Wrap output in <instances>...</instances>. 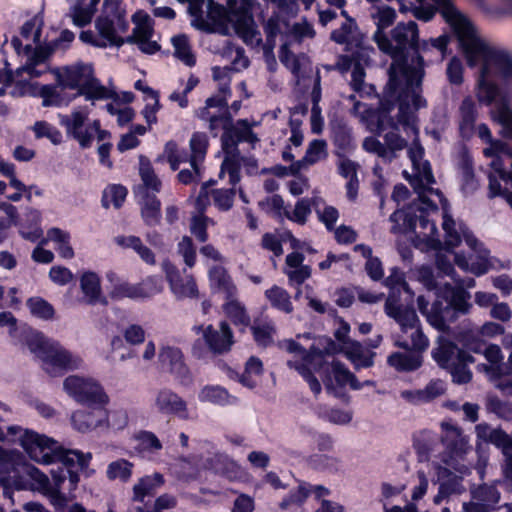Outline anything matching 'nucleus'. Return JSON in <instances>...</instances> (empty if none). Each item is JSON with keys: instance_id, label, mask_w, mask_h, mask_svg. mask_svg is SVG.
I'll return each instance as SVG.
<instances>
[{"instance_id": "a211bd4d", "label": "nucleus", "mask_w": 512, "mask_h": 512, "mask_svg": "<svg viewBox=\"0 0 512 512\" xmlns=\"http://www.w3.org/2000/svg\"><path fill=\"white\" fill-rule=\"evenodd\" d=\"M441 442L450 457H461L466 453L467 441L462 431L450 423H442Z\"/></svg>"}, {"instance_id": "a19ab883", "label": "nucleus", "mask_w": 512, "mask_h": 512, "mask_svg": "<svg viewBox=\"0 0 512 512\" xmlns=\"http://www.w3.org/2000/svg\"><path fill=\"white\" fill-rule=\"evenodd\" d=\"M190 150H191V158L190 164L193 170L198 173L199 167L197 164V160H203L207 153L209 147V139L205 132H194L190 138Z\"/></svg>"}, {"instance_id": "aec40b11", "label": "nucleus", "mask_w": 512, "mask_h": 512, "mask_svg": "<svg viewBox=\"0 0 512 512\" xmlns=\"http://www.w3.org/2000/svg\"><path fill=\"white\" fill-rule=\"evenodd\" d=\"M209 282L212 291L223 293L225 300L236 298L237 287L223 266H214L209 270Z\"/></svg>"}, {"instance_id": "8fccbe9b", "label": "nucleus", "mask_w": 512, "mask_h": 512, "mask_svg": "<svg viewBox=\"0 0 512 512\" xmlns=\"http://www.w3.org/2000/svg\"><path fill=\"white\" fill-rule=\"evenodd\" d=\"M26 305L30 313L39 319L51 320L54 318L55 309L53 305L42 297H30L27 300Z\"/></svg>"}, {"instance_id": "e2e57ef3", "label": "nucleus", "mask_w": 512, "mask_h": 512, "mask_svg": "<svg viewBox=\"0 0 512 512\" xmlns=\"http://www.w3.org/2000/svg\"><path fill=\"white\" fill-rule=\"evenodd\" d=\"M136 300L150 298L161 291L159 280L155 276H147L141 282L134 284Z\"/></svg>"}, {"instance_id": "79ce46f5", "label": "nucleus", "mask_w": 512, "mask_h": 512, "mask_svg": "<svg viewBox=\"0 0 512 512\" xmlns=\"http://www.w3.org/2000/svg\"><path fill=\"white\" fill-rule=\"evenodd\" d=\"M265 297L273 308L286 314L293 312L294 308L291 302V297L284 288L273 285L265 291Z\"/></svg>"}, {"instance_id": "b1692460", "label": "nucleus", "mask_w": 512, "mask_h": 512, "mask_svg": "<svg viewBox=\"0 0 512 512\" xmlns=\"http://www.w3.org/2000/svg\"><path fill=\"white\" fill-rule=\"evenodd\" d=\"M417 305L420 313L426 317L427 322L433 328L440 332H445L449 329V326L445 323L444 317L442 316L441 302L437 296L430 308V303L424 296L417 298Z\"/></svg>"}, {"instance_id": "49530a36", "label": "nucleus", "mask_w": 512, "mask_h": 512, "mask_svg": "<svg viewBox=\"0 0 512 512\" xmlns=\"http://www.w3.org/2000/svg\"><path fill=\"white\" fill-rule=\"evenodd\" d=\"M174 47V56L182 61L186 66L196 65V57L192 52L189 39L185 34L176 35L172 38Z\"/></svg>"}, {"instance_id": "603ef678", "label": "nucleus", "mask_w": 512, "mask_h": 512, "mask_svg": "<svg viewBox=\"0 0 512 512\" xmlns=\"http://www.w3.org/2000/svg\"><path fill=\"white\" fill-rule=\"evenodd\" d=\"M172 292L177 298H196L198 297V287L193 277H190L186 281L180 276L172 283L169 284Z\"/></svg>"}, {"instance_id": "7ed1b4c3", "label": "nucleus", "mask_w": 512, "mask_h": 512, "mask_svg": "<svg viewBox=\"0 0 512 512\" xmlns=\"http://www.w3.org/2000/svg\"><path fill=\"white\" fill-rule=\"evenodd\" d=\"M435 295L441 302L442 316L445 323H453L459 315H466L470 312L472 304L469 302L471 295L462 286H453L445 283L436 289Z\"/></svg>"}, {"instance_id": "bb28decb", "label": "nucleus", "mask_w": 512, "mask_h": 512, "mask_svg": "<svg viewBox=\"0 0 512 512\" xmlns=\"http://www.w3.org/2000/svg\"><path fill=\"white\" fill-rule=\"evenodd\" d=\"M140 213L146 226L160 225L162 219L160 199L154 193L146 192L142 197Z\"/></svg>"}, {"instance_id": "9d476101", "label": "nucleus", "mask_w": 512, "mask_h": 512, "mask_svg": "<svg viewBox=\"0 0 512 512\" xmlns=\"http://www.w3.org/2000/svg\"><path fill=\"white\" fill-rule=\"evenodd\" d=\"M20 442L28 456L41 464L42 455L52 454L57 450L55 449L56 441L54 439L32 430H25Z\"/></svg>"}, {"instance_id": "ddd939ff", "label": "nucleus", "mask_w": 512, "mask_h": 512, "mask_svg": "<svg viewBox=\"0 0 512 512\" xmlns=\"http://www.w3.org/2000/svg\"><path fill=\"white\" fill-rule=\"evenodd\" d=\"M317 373L328 391L334 390L333 380L338 387H345L352 377V372L339 360L320 364Z\"/></svg>"}, {"instance_id": "680f3d73", "label": "nucleus", "mask_w": 512, "mask_h": 512, "mask_svg": "<svg viewBox=\"0 0 512 512\" xmlns=\"http://www.w3.org/2000/svg\"><path fill=\"white\" fill-rule=\"evenodd\" d=\"M36 138H48L53 144L58 145L62 142L61 131L46 121H37L33 127Z\"/></svg>"}, {"instance_id": "9b49d317", "label": "nucleus", "mask_w": 512, "mask_h": 512, "mask_svg": "<svg viewBox=\"0 0 512 512\" xmlns=\"http://www.w3.org/2000/svg\"><path fill=\"white\" fill-rule=\"evenodd\" d=\"M155 406L164 415L177 416L183 420L189 417L187 402L169 388H162L158 391Z\"/></svg>"}, {"instance_id": "393cba45", "label": "nucleus", "mask_w": 512, "mask_h": 512, "mask_svg": "<svg viewBox=\"0 0 512 512\" xmlns=\"http://www.w3.org/2000/svg\"><path fill=\"white\" fill-rule=\"evenodd\" d=\"M445 389L440 380H431L424 389L420 390H403L401 397L407 402L418 404L427 403L441 396Z\"/></svg>"}, {"instance_id": "bf43d9fd", "label": "nucleus", "mask_w": 512, "mask_h": 512, "mask_svg": "<svg viewBox=\"0 0 512 512\" xmlns=\"http://www.w3.org/2000/svg\"><path fill=\"white\" fill-rule=\"evenodd\" d=\"M129 423L128 413L125 409L119 408L111 411L105 409L104 426L114 431H120L127 427Z\"/></svg>"}, {"instance_id": "c756f323", "label": "nucleus", "mask_w": 512, "mask_h": 512, "mask_svg": "<svg viewBox=\"0 0 512 512\" xmlns=\"http://www.w3.org/2000/svg\"><path fill=\"white\" fill-rule=\"evenodd\" d=\"M331 139L338 150L336 151L338 157L344 158L346 153L355 149L352 129L345 123H338L332 127Z\"/></svg>"}, {"instance_id": "423d86ee", "label": "nucleus", "mask_w": 512, "mask_h": 512, "mask_svg": "<svg viewBox=\"0 0 512 512\" xmlns=\"http://www.w3.org/2000/svg\"><path fill=\"white\" fill-rule=\"evenodd\" d=\"M44 369L52 376L62 375L68 371L75 370L79 367L80 359L73 357L72 354L60 345L59 342L53 341L41 357Z\"/></svg>"}, {"instance_id": "13d9d810", "label": "nucleus", "mask_w": 512, "mask_h": 512, "mask_svg": "<svg viewBox=\"0 0 512 512\" xmlns=\"http://www.w3.org/2000/svg\"><path fill=\"white\" fill-rule=\"evenodd\" d=\"M455 349L456 345L451 341H447L432 350V358L439 367L448 369V367L451 366L452 362L454 361L453 356Z\"/></svg>"}, {"instance_id": "4be33fe9", "label": "nucleus", "mask_w": 512, "mask_h": 512, "mask_svg": "<svg viewBox=\"0 0 512 512\" xmlns=\"http://www.w3.org/2000/svg\"><path fill=\"white\" fill-rule=\"evenodd\" d=\"M83 95L87 100H102V99H118V94L103 86L97 78L93 76V70L89 68L87 79L82 83L80 90L74 95Z\"/></svg>"}, {"instance_id": "c9c22d12", "label": "nucleus", "mask_w": 512, "mask_h": 512, "mask_svg": "<svg viewBox=\"0 0 512 512\" xmlns=\"http://www.w3.org/2000/svg\"><path fill=\"white\" fill-rule=\"evenodd\" d=\"M237 468L234 460L222 453H215L205 461V469L222 477L230 478Z\"/></svg>"}, {"instance_id": "f704fd0d", "label": "nucleus", "mask_w": 512, "mask_h": 512, "mask_svg": "<svg viewBox=\"0 0 512 512\" xmlns=\"http://www.w3.org/2000/svg\"><path fill=\"white\" fill-rule=\"evenodd\" d=\"M80 287L84 295L88 298V304L94 305L97 302L106 304V299L101 297V284L99 276L92 271L84 272L80 278Z\"/></svg>"}, {"instance_id": "c85d7f7f", "label": "nucleus", "mask_w": 512, "mask_h": 512, "mask_svg": "<svg viewBox=\"0 0 512 512\" xmlns=\"http://www.w3.org/2000/svg\"><path fill=\"white\" fill-rule=\"evenodd\" d=\"M476 429L478 437L502 449L504 454L512 451V437L501 428L491 429L488 424H479Z\"/></svg>"}, {"instance_id": "864d4df0", "label": "nucleus", "mask_w": 512, "mask_h": 512, "mask_svg": "<svg viewBox=\"0 0 512 512\" xmlns=\"http://www.w3.org/2000/svg\"><path fill=\"white\" fill-rule=\"evenodd\" d=\"M308 464L315 470L337 472L340 467V459L326 454H312L307 459Z\"/></svg>"}, {"instance_id": "72a5a7b5", "label": "nucleus", "mask_w": 512, "mask_h": 512, "mask_svg": "<svg viewBox=\"0 0 512 512\" xmlns=\"http://www.w3.org/2000/svg\"><path fill=\"white\" fill-rule=\"evenodd\" d=\"M398 103V122L404 129H410L414 134L418 135L417 116L411 108L408 100V92L402 91L397 96Z\"/></svg>"}, {"instance_id": "412c9836", "label": "nucleus", "mask_w": 512, "mask_h": 512, "mask_svg": "<svg viewBox=\"0 0 512 512\" xmlns=\"http://www.w3.org/2000/svg\"><path fill=\"white\" fill-rule=\"evenodd\" d=\"M232 13L236 16L233 24L236 34L244 43H252L256 36L259 35L252 13L244 7L235 9Z\"/></svg>"}, {"instance_id": "4d7b16f0", "label": "nucleus", "mask_w": 512, "mask_h": 512, "mask_svg": "<svg viewBox=\"0 0 512 512\" xmlns=\"http://www.w3.org/2000/svg\"><path fill=\"white\" fill-rule=\"evenodd\" d=\"M243 134L239 133L236 127H226L221 136V145L227 155H239L237 146L243 141Z\"/></svg>"}, {"instance_id": "a18cd8bd", "label": "nucleus", "mask_w": 512, "mask_h": 512, "mask_svg": "<svg viewBox=\"0 0 512 512\" xmlns=\"http://www.w3.org/2000/svg\"><path fill=\"white\" fill-rule=\"evenodd\" d=\"M128 195V190L121 184H109L102 193L101 205L103 208L108 209L110 204L115 209H120Z\"/></svg>"}, {"instance_id": "6ab92c4d", "label": "nucleus", "mask_w": 512, "mask_h": 512, "mask_svg": "<svg viewBox=\"0 0 512 512\" xmlns=\"http://www.w3.org/2000/svg\"><path fill=\"white\" fill-rule=\"evenodd\" d=\"M472 498L477 502H471L466 509L470 512H487L490 507L497 504L500 493L496 486L482 484L471 491Z\"/></svg>"}, {"instance_id": "0e129e2a", "label": "nucleus", "mask_w": 512, "mask_h": 512, "mask_svg": "<svg viewBox=\"0 0 512 512\" xmlns=\"http://www.w3.org/2000/svg\"><path fill=\"white\" fill-rule=\"evenodd\" d=\"M235 195V188L214 189L212 191L214 205L222 212L229 211L233 207Z\"/></svg>"}, {"instance_id": "0eeeda50", "label": "nucleus", "mask_w": 512, "mask_h": 512, "mask_svg": "<svg viewBox=\"0 0 512 512\" xmlns=\"http://www.w3.org/2000/svg\"><path fill=\"white\" fill-rule=\"evenodd\" d=\"M158 360L161 368L172 374L181 385L188 386L192 382V375L180 348L163 346L159 351Z\"/></svg>"}, {"instance_id": "7c9ffc66", "label": "nucleus", "mask_w": 512, "mask_h": 512, "mask_svg": "<svg viewBox=\"0 0 512 512\" xmlns=\"http://www.w3.org/2000/svg\"><path fill=\"white\" fill-rule=\"evenodd\" d=\"M418 215L409 209H397L389 217L393 223L392 234H406L415 232Z\"/></svg>"}, {"instance_id": "4c0bfd02", "label": "nucleus", "mask_w": 512, "mask_h": 512, "mask_svg": "<svg viewBox=\"0 0 512 512\" xmlns=\"http://www.w3.org/2000/svg\"><path fill=\"white\" fill-rule=\"evenodd\" d=\"M164 482V476L158 472L153 476L142 477L133 487V500L144 502V498L154 495L156 488L162 486Z\"/></svg>"}, {"instance_id": "58836bf2", "label": "nucleus", "mask_w": 512, "mask_h": 512, "mask_svg": "<svg viewBox=\"0 0 512 512\" xmlns=\"http://www.w3.org/2000/svg\"><path fill=\"white\" fill-rule=\"evenodd\" d=\"M59 87L58 84H45L40 87L38 95L42 98V106L61 107L71 102L73 98L67 97L63 92L64 89L59 90Z\"/></svg>"}, {"instance_id": "1a4fd4ad", "label": "nucleus", "mask_w": 512, "mask_h": 512, "mask_svg": "<svg viewBox=\"0 0 512 512\" xmlns=\"http://www.w3.org/2000/svg\"><path fill=\"white\" fill-rule=\"evenodd\" d=\"M203 338L209 350L216 355L229 352L234 344L232 329L225 320L220 321L219 330L208 325L203 332Z\"/></svg>"}, {"instance_id": "5701e85b", "label": "nucleus", "mask_w": 512, "mask_h": 512, "mask_svg": "<svg viewBox=\"0 0 512 512\" xmlns=\"http://www.w3.org/2000/svg\"><path fill=\"white\" fill-rule=\"evenodd\" d=\"M88 71V66L84 63L67 66L63 73L56 72V80L62 89H77L79 91L82 83L87 79Z\"/></svg>"}, {"instance_id": "6e6552de", "label": "nucleus", "mask_w": 512, "mask_h": 512, "mask_svg": "<svg viewBox=\"0 0 512 512\" xmlns=\"http://www.w3.org/2000/svg\"><path fill=\"white\" fill-rule=\"evenodd\" d=\"M207 18L209 21L205 20L203 17L195 18L192 25L198 30L208 34H228L227 24L229 22V17L228 12L223 5L211 0L208 5Z\"/></svg>"}, {"instance_id": "f3484780", "label": "nucleus", "mask_w": 512, "mask_h": 512, "mask_svg": "<svg viewBox=\"0 0 512 512\" xmlns=\"http://www.w3.org/2000/svg\"><path fill=\"white\" fill-rule=\"evenodd\" d=\"M90 410H78L72 414L73 427L82 433L103 427L105 421V407H89Z\"/></svg>"}, {"instance_id": "2eb2a0df", "label": "nucleus", "mask_w": 512, "mask_h": 512, "mask_svg": "<svg viewBox=\"0 0 512 512\" xmlns=\"http://www.w3.org/2000/svg\"><path fill=\"white\" fill-rule=\"evenodd\" d=\"M87 117L80 111H75L72 115L63 116L60 124L66 128L67 134L78 141L82 149L91 147L93 135L88 129L83 130Z\"/></svg>"}, {"instance_id": "ea45409f", "label": "nucleus", "mask_w": 512, "mask_h": 512, "mask_svg": "<svg viewBox=\"0 0 512 512\" xmlns=\"http://www.w3.org/2000/svg\"><path fill=\"white\" fill-rule=\"evenodd\" d=\"M116 242L118 245L124 248L133 249L141 258L143 262L148 265L156 264V257L154 252L147 246L142 243V240L138 236L130 235V236H119L116 238Z\"/></svg>"}, {"instance_id": "f03ea898", "label": "nucleus", "mask_w": 512, "mask_h": 512, "mask_svg": "<svg viewBox=\"0 0 512 512\" xmlns=\"http://www.w3.org/2000/svg\"><path fill=\"white\" fill-rule=\"evenodd\" d=\"M91 453L84 454L78 450L57 449L52 454L42 455V464L58 463L56 468L50 471L52 479L58 481L68 480L67 490L69 493L75 491L80 481V473L88 468Z\"/></svg>"}, {"instance_id": "774afa93", "label": "nucleus", "mask_w": 512, "mask_h": 512, "mask_svg": "<svg viewBox=\"0 0 512 512\" xmlns=\"http://www.w3.org/2000/svg\"><path fill=\"white\" fill-rule=\"evenodd\" d=\"M208 221L209 218L204 214L194 215L191 218L190 232L201 243H205L209 238Z\"/></svg>"}, {"instance_id": "338daca9", "label": "nucleus", "mask_w": 512, "mask_h": 512, "mask_svg": "<svg viewBox=\"0 0 512 512\" xmlns=\"http://www.w3.org/2000/svg\"><path fill=\"white\" fill-rule=\"evenodd\" d=\"M357 24L354 18L348 17V21L342 23L340 28L335 29L330 34V39L340 45L351 44V35Z\"/></svg>"}, {"instance_id": "de8ad7c7", "label": "nucleus", "mask_w": 512, "mask_h": 512, "mask_svg": "<svg viewBox=\"0 0 512 512\" xmlns=\"http://www.w3.org/2000/svg\"><path fill=\"white\" fill-rule=\"evenodd\" d=\"M95 25L99 35L107 40L110 46L119 48L124 45L125 40L123 37L117 35L114 21L111 18L108 16L98 17Z\"/></svg>"}, {"instance_id": "3c124183", "label": "nucleus", "mask_w": 512, "mask_h": 512, "mask_svg": "<svg viewBox=\"0 0 512 512\" xmlns=\"http://www.w3.org/2000/svg\"><path fill=\"white\" fill-rule=\"evenodd\" d=\"M460 116L459 130L460 133L464 135L466 130L472 131L474 129L477 118V110L471 98L466 97L463 99L460 105Z\"/></svg>"}, {"instance_id": "69168bd1", "label": "nucleus", "mask_w": 512, "mask_h": 512, "mask_svg": "<svg viewBox=\"0 0 512 512\" xmlns=\"http://www.w3.org/2000/svg\"><path fill=\"white\" fill-rule=\"evenodd\" d=\"M251 332L254 338V341L258 346L261 347H269L273 344V335L275 334V328L271 324H263V325H254L251 326Z\"/></svg>"}, {"instance_id": "052dcab7", "label": "nucleus", "mask_w": 512, "mask_h": 512, "mask_svg": "<svg viewBox=\"0 0 512 512\" xmlns=\"http://www.w3.org/2000/svg\"><path fill=\"white\" fill-rule=\"evenodd\" d=\"M176 505V497L166 493L158 496L153 503H144V506L137 508V512H161L165 509L175 508Z\"/></svg>"}, {"instance_id": "f257e3e1", "label": "nucleus", "mask_w": 512, "mask_h": 512, "mask_svg": "<svg viewBox=\"0 0 512 512\" xmlns=\"http://www.w3.org/2000/svg\"><path fill=\"white\" fill-rule=\"evenodd\" d=\"M438 6L442 17L452 26L467 64L475 66L482 58L484 64H494L503 79L512 80V56L482 41L472 22L456 8L452 0H439Z\"/></svg>"}, {"instance_id": "6e6d98bb", "label": "nucleus", "mask_w": 512, "mask_h": 512, "mask_svg": "<svg viewBox=\"0 0 512 512\" xmlns=\"http://www.w3.org/2000/svg\"><path fill=\"white\" fill-rule=\"evenodd\" d=\"M133 464L126 459H118L111 462L107 467V477L110 480L119 479L127 482L132 475Z\"/></svg>"}, {"instance_id": "a878e982", "label": "nucleus", "mask_w": 512, "mask_h": 512, "mask_svg": "<svg viewBox=\"0 0 512 512\" xmlns=\"http://www.w3.org/2000/svg\"><path fill=\"white\" fill-rule=\"evenodd\" d=\"M489 67L483 64L477 84L476 97L481 104L490 106L500 95L501 90L497 83L488 79Z\"/></svg>"}, {"instance_id": "2f4dec72", "label": "nucleus", "mask_w": 512, "mask_h": 512, "mask_svg": "<svg viewBox=\"0 0 512 512\" xmlns=\"http://www.w3.org/2000/svg\"><path fill=\"white\" fill-rule=\"evenodd\" d=\"M70 233L58 227H52L47 230V238H43L40 244L45 245L49 240L57 244L56 251L60 257L64 259H72L74 250L70 244Z\"/></svg>"}, {"instance_id": "09e8293b", "label": "nucleus", "mask_w": 512, "mask_h": 512, "mask_svg": "<svg viewBox=\"0 0 512 512\" xmlns=\"http://www.w3.org/2000/svg\"><path fill=\"white\" fill-rule=\"evenodd\" d=\"M310 487V484L302 482L297 488L291 489L279 503V508L287 510L291 506H302L311 493Z\"/></svg>"}, {"instance_id": "5fc2aeb1", "label": "nucleus", "mask_w": 512, "mask_h": 512, "mask_svg": "<svg viewBox=\"0 0 512 512\" xmlns=\"http://www.w3.org/2000/svg\"><path fill=\"white\" fill-rule=\"evenodd\" d=\"M455 221L451 215L444 213L442 227L445 232L444 246L447 251H452L461 244V235L455 227Z\"/></svg>"}, {"instance_id": "473e14b6", "label": "nucleus", "mask_w": 512, "mask_h": 512, "mask_svg": "<svg viewBox=\"0 0 512 512\" xmlns=\"http://www.w3.org/2000/svg\"><path fill=\"white\" fill-rule=\"evenodd\" d=\"M132 21L136 24V27L133 29L132 35L124 38L125 43L139 45L141 41L152 37L153 27L151 24V18L147 13L141 11L135 13L132 16Z\"/></svg>"}, {"instance_id": "39448f33", "label": "nucleus", "mask_w": 512, "mask_h": 512, "mask_svg": "<svg viewBox=\"0 0 512 512\" xmlns=\"http://www.w3.org/2000/svg\"><path fill=\"white\" fill-rule=\"evenodd\" d=\"M395 42L392 52L393 61L400 66H407L410 50H417L419 41L418 25L415 21L399 22L391 31Z\"/></svg>"}, {"instance_id": "f8f14e48", "label": "nucleus", "mask_w": 512, "mask_h": 512, "mask_svg": "<svg viewBox=\"0 0 512 512\" xmlns=\"http://www.w3.org/2000/svg\"><path fill=\"white\" fill-rule=\"evenodd\" d=\"M395 345L406 352H393L387 358V364L398 372H413L423 364V356L411 351L407 341H396Z\"/></svg>"}, {"instance_id": "4468645a", "label": "nucleus", "mask_w": 512, "mask_h": 512, "mask_svg": "<svg viewBox=\"0 0 512 512\" xmlns=\"http://www.w3.org/2000/svg\"><path fill=\"white\" fill-rule=\"evenodd\" d=\"M436 476L437 481L439 482V488L438 493L433 499L435 504H440L449 496L462 492V477L456 475L449 468L438 465L436 467Z\"/></svg>"}, {"instance_id": "cd10ccee", "label": "nucleus", "mask_w": 512, "mask_h": 512, "mask_svg": "<svg viewBox=\"0 0 512 512\" xmlns=\"http://www.w3.org/2000/svg\"><path fill=\"white\" fill-rule=\"evenodd\" d=\"M198 400L216 406H228L236 403L237 398L220 385H205L198 393Z\"/></svg>"}, {"instance_id": "c03bdc74", "label": "nucleus", "mask_w": 512, "mask_h": 512, "mask_svg": "<svg viewBox=\"0 0 512 512\" xmlns=\"http://www.w3.org/2000/svg\"><path fill=\"white\" fill-rule=\"evenodd\" d=\"M347 358L352 362L356 370L370 368L374 365L376 353L365 350L360 343L354 342L346 352Z\"/></svg>"}, {"instance_id": "dca6fc26", "label": "nucleus", "mask_w": 512, "mask_h": 512, "mask_svg": "<svg viewBox=\"0 0 512 512\" xmlns=\"http://www.w3.org/2000/svg\"><path fill=\"white\" fill-rule=\"evenodd\" d=\"M396 102L397 97L395 99L385 98L380 101V105L377 109L368 108L365 110L367 121L376 126V133L381 134L388 127L397 129V124L390 115L395 108Z\"/></svg>"}, {"instance_id": "20e7f679", "label": "nucleus", "mask_w": 512, "mask_h": 512, "mask_svg": "<svg viewBox=\"0 0 512 512\" xmlns=\"http://www.w3.org/2000/svg\"><path fill=\"white\" fill-rule=\"evenodd\" d=\"M63 387L72 398L87 407L103 408L109 402L103 387L90 379L71 375L64 380Z\"/></svg>"}, {"instance_id": "e433bc0d", "label": "nucleus", "mask_w": 512, "mask_h": 512, "mask_svg": "<svg viewBox=\"0 0 512 512\" xmlns=\"http://www.w3.org/2000/svg\"><path fill=\"white\" fill-rule=\"evenodd\" d=\"M21 341L40 359L53 342L48 340L42 332L32 328H24L21 331Z\"/></svg>"}, {"instance_id": "37998d69", "label": "nucleus", "mask_w": 512, "mask_h": 512, "mask_svg": "<svg viewBox=\"0 0 512 512\" xmlns=\"http://www.w3.org/2000/svg\"><path fill=\"white\" fill-rule=\"evenodd\" d=\"M223 310L235 326H250L251 318L246 308L236 298L227 299L223 305Z\"/></svg>"}]
</instances>
